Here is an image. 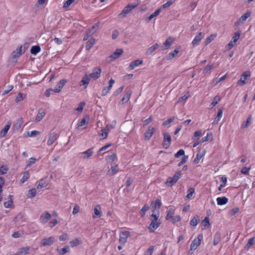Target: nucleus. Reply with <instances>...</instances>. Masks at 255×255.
<instances>
[{
  "label": "nucleus",
  "instance_id": "nucleus-23",
  "mask_svg": "<svg viewBox=\"0 0 255 255\" xmlns=\"http://www.w3.org/2000/svg\"><path fill=\"white\" fill-rule=\"evenodd\" d=\"M143 62L142 60L137 59L130 63L129 65V68L130 69H133L138 66L141 65Z\"/></svg>",
  "mask_w": 255,
  "mask_h": 255
},
{
  "label": "nucleus",
  "instance_id": "nucleus-49",
  "mask_svg": "<svg viewBox=\"0 0 255 255\" xmlns=\"http://www.w3.org/2000/svg\"><path fill=\"white\" fill-rule=\"evenodd\" d=\"M216 37L214 35H211L210 36L207 37L205 39V44L206 45L209 44L212 40H214V38Z\"/></svg>",
  "mask_w": 255,
  "mask_h": 255
},
{
  "label": "nucleus",
  "instance_id": "nucleus-11",
  "mask_svg": "<svg viewBox=\"0 0 255 255\" xmlns=\"http://www.w3.org/2000/svg\"><path fill=\"white\" fill-rule=\"evenodd\" d=\"M137 6V4L135 3L128 4L124 7L122 12L119 14V16L122 14H127L129 13L132 9Z\"/></svg>",
  "mask_w": 255,
  "mask_h": 255
},
{
  "label": "nucleus",
  "instance_id": "nucleus-32",
  "mask_svg": "<svg viewBox=\"0 0 255 255\" xmlns=\"http://www.w3.org/2000/svg\"><path fill=\"white\" fill-rule=\"evenodd\" d=\"M179 50L175 49L174 51L170 52L167 56L166 58L167 60H171L173 59L179 53Z\"/></svg>",
  "mask_w": 255,
  "mask_h": 255
},
{
  "label": "nucleus",
  "instance_id": "nucleus-13",
  "mask_svg": "<svg viewBox=\"0 0 255 255\" xmlns=\"http://www.w3.org/2000/svg\"><path fill=\"white\" fill-rule=\"evenodd\" d=\"M25 47H23L22 46H21L19 48H17L15 51H14L12 53V57L13 58H15L19 57L22 53H23L25 51Z\"/></svg>",
  "mask_w": 255,
  "mask_h": 255
},
{
  "label": "nucleus",
  "instance_id": "nucleus-64",
  "mask_svg": "<svg viewBox=\"0 0 255 255\" xmlns=\"http://www.w3.org/2000/svg\"><path fill=\"white\" fill-rule=\"evenodd\" d=\"M154 247L153 246H151L150 247L145 253L144 255H151L153 251V250H154Z\"/></svg>",
  "mask_w": 255,
  "mask_h": 255
},
{
  "label": "nucleus",
  "instance_id": "nucleus-36",
  "mask_svg": "<svg viewBox=\"0 0 255 255\" xmlns=\"http://www.w3.org/2000/svg\"><path fill=\"white\" fill-rule=\"evenodd\" d=\"M82 241L80 240L79 239H75L70 242V244L72 247H74L77 246L78 245L81 244Z\"/></svg>",
  "mask_w": 255,
  "mask_h": 255
},
{
  "label": "nucleus",
  "instance_id": "nucleus-47",
  "mask_svg": "<svg viewBox=\"0 0 255 255\" xmlns=\"http://www.w3.org/2000/svg\"><path fill=\"white\" fill-rule=\"evenodd\" d=\"M89 82H90L89 78H88L87 75H85V76L83 77L81 82L83 84V85H85L86 87L87 86L89 83Z\"/></svg>",
  "mask_w": 255,
  "mask_h": 255
},
{
  "label": "nucleus",
  "instance_id": "nucleus-43",
  "mask_svg": "<svg viewBox=\"0 0 255 255\" xmlns=\"http://www.w3.org/2000/svg\"><path fill=\"white\" fill-rule=\"evenodd\" d=\"M36 195V189L32 188L29 190L28 197L29 198L34 197Z\"/></svg>",
  "mask_w": 255,
  "mask_h": 255
},
{
  "label": "nucleus",
  "instance_id": "nucleus-54",
  "mask_svg": "<svg viewBox=\"0 0 255 255\" xmlns=\"http://www.w3.org/2000/svg\"><path fill=\"white\" fill-rule=\"evenodd\" d=\"M36 160V159L34 157L30 158L28 160L27 166V167L31 166L32 164L35 163Z\"/></svg>",
  "mask_w": 255,
  "mask_h": 255
},
{
  "label": "nucleus",
  "instance_id": "nucleus-16",
  "mask_svg": "<svg viewBox=\"0 0 255 255\" xmlns=\"http://www.w3.org/2000/svg\"><path fill=\"white\" fill-rule=\"evenodd\" d=\"M11 126V122L10 121H8L7 123V124L5 125V126L0 131V137H3L5 136L6 134L7 133V131L9 129V128Z\"/></svg>",
  "mask_w": 255,
  "mask_h": 255
},
{
  "label": "nucleus",
  "instance_id": "nucleus-59",
  "mask_svg": "<svg viewBox=\"0 0 255 255\" xmlns=\"http://www.w3.org/2000/svg\"><path fill=\"white\" fill-rule=\"evenodd\" d=\"M172 220V222L173 223H175L179 222L181 220L180 217L179 215H176L175 216H172L171 218Z\"/></svg>",
  "mask_w": 255,
  "mask_h": 255
},
{
  "label": "nucleus",
  "instance_id": "nucleus-14",
  "mask_svg": "<svg viewBox=\"0 0 255 255\" xmlns=\"http://www.w3.org/2000/svg\"><path fill=\"white\" fill-rule=\"evenodd\" d=\"M115 83V80L111 79L109 82V85L104 88L102 92L103 96H106L111 90L113 85Z\"/></svg>",
  "mask_w": 255,
  "mask_h": 255
},
{
  "label": "nucleus",
  "instance_id": "nucleus-21",
  "mask_svg": "<svg viewBox=\"0 0 255 255\" xmlns=\"http://www.w3.org/2000/svg\"><path fill=\"white\" fill-rule=\"evenodd\" d=\"M173 43V38H167L165 42L163 43L162 45V48L164 49H166L169 48Z\"/></svg>",
  "mask_w": 255,
  "mask_h": 255
},
{
  "label": "nucleus",
  "instance_id": "nucleus-46",
  "mask_svg": "<svg viewBox=\"0 0 255 255\" xmlns=\"http://www.w3.org/2000/svg\"><path fill=\"white\" fill-rule=\"evenodd\" d=\"M195 192V189L194 188H190L187 191V194L186 195V197L188 199H190L192 197L193 193Z\"/></svg>",
  "mask_w": 255,
  "mask_h": 255
},
{
  "label": "nucleus",
  "instance_id": "nucleus-9",
  "mask_svg": "<svg viewBox=\"0 0 255 255\" xmlns=\"http://www.w3.org/2000/svg\"><path fill=\"white\" fill-rule=\"evenodd\" d=\"M93 148H90L85 151L80 152L79 153L80 157L83 159H88L93 155Z\"/></svg>",
  "mask_w": 255,
  "mask_h": 255
},
{
  "label": "nucleus",
  "instance_id": "nucleus-44",
  "mask_svg": "<svg viewBox=\"0 0 255 255\" xmlns=\"http://www.w3.org/2000/svg\"><path fill=\"white\" fill-rule=\"evenodd\" d=\"M202 224L206 228H208L210 225L209 219L208 217H205L202 221Z\"/></svg>",
  "mask_w": 255,
  "mask_h": 255
},
{
  "label": "nucleus",
  "instance_id": "nucleus-53",
  "mask_svg": "<svg viewBox=\"0 0 255 255\" xmlns=\"http://www.w3.org/2000/svg\"><path fill=\"white\" fill-rule=\"evenodd\" d=\"M68 239L69 236L67 233H64L59 237V240L61 242L68 240Z\"/></svg>",
  "mask_w": 255,
  "mask_h": 255
},
{
  "label": "nucleus",
  "instance_id": "nucleus-20",
  "mask_svg": "<svg viewBox=\"0 0 255 255\" xmlns=\"http://www.w3.org/2000/svg\"><path fill=\"white\" fill-rule=\"evenodd\" d=\"M57 138V133L56 132H53L50 134L47 141V144L48 145L52 144L56 140Z\"/></svg>",
  "mask_w": 255,
  "mask_h": 255
},
{
  "label": "nucleus",
  "instance_id": "nucleus-56",
  "mask_svg": "<svg viewBox=\"0 0 255 255\" xmlns=\"http://www.w3.org/2000/svg\"><path fill=\"white\" fill-rule=\"evenodd\" d=\"M202 156H203V155L199 153H197L195 158L193 160V163L194 164L198 163L200 159L202 158Z\"/></svg>",
  "mask_w": 255,
  "mask_h": 255
},
{
  "label": "nucleus",
  "instance_id": "nucleus-27",
  "mask_svg": "<svg viewBox=\"0 0 255 255\" xmlns=\"http://www.w3.org/2000/svg\"><path fill=\"white\" fill-rule=\"evenodd\" d=\"M45 116V112L44 111V110L42 109L39 110L35 119L36 122H40Z\"/></svg>",
  "mask_w": 255,
  "mask_h": 255
},
{
  "label": "nucleus",
  "instance_id": "nucleus-34",
  "mask_svg": "<svg viewBox=\"0 0 255 255\" xmlns=\"http://www.w3.org/2000/svg\"><path fill=\"white\" fill-rule=\"evenodd\" d=\"M221 241V235L219 233H216L214 235L213 244L214 246L217 245Z\"/></svg>",
  "mask_w": 255,
  "mask_h": 255
},
{
  "label": "nucleus",
  "instance_id": "nucleus-22",
  "mask_svg": "<svg viewBox=\"0 0 255 255\" xmlns=\"http://www.w3.org/2000/svg\"><path fill=\"white\" fill-rule=\"evenodd\" d=\"M30 247H25L18 249L17 255H25L29 253Z\"/></svg>",
  "mask_w": 255,
  "mask_h": 255
},
{
  "label": "nucleus",
  "instance_id": "nucleus-1",
  "mask_svg": "<svg viewBox=\"0 0 255 255\" xmlns=\"http://www.w3.org/2000/svg\"><path fill=\"white\" fill-rule=\"evenodd\" d=\"M151 209L152 210L153 214L152 216L154 217V221H156L158 218V214L159 213L158 209H159V200L156 199L155 203L152 202L150 206Z\"/></svg>",
  "mask_w": 255,
  "mask_h": 255
},
{
  "label": "nucleus",
  "instance_id": "nucleus-2",
  "mask_svg": "<svg viewBox=\"0 0 255 255\" xmlns=\"http://www.w3.org/2000/svg\"><path fill=\"white\" fill-rule=\"evenodd\" d=\"M241 35L240 31L236 32L234 33V36L232 38L230 42L228 44V45L226 46V48L227 50H229L231 49L233 47H234L236 44L237 40L239 39Z\"/></svg>",
  "mask_w": 255,
  "mask_h": 255
},
{
  "label": "nucleus",
  "instance_id": "nucleus-63",
  "mask_svg": "<svg viewBox=\"0 0 255 255\" xmlns=\"http://www.w3.org/2000/svg\"><path fill=\"white\" fill-rule=\"evenodd\" d=\"M12 204H13V202L10 199L6 202H5L3 204V205L5 208H9L12 206Z\"/></svg>",
  "mask_w": 255,
  "mask_h": 255
},
{
  "label": "nucleus",
  "instance_id": "nucleus-55",
  "mask_svg": "<svg viewBox=\"0 0 255 255\" xmlns=\"http://www.w3.org/2000/svg\"><path fill=\"white\" fill-rule=\"evenodd\" d=\"M58 253L60 255H64L67 253L69 252V247H66L61 250H58Z\"/></svg>",
  "mask_w": 255,
  "mask_h": 255
},
{
  "label": "nucleus",
  "instance_id": "nucleus-39",
  "mask_svg": "<svg viewBox=\"0 0 255 255\" xmlns=\"http://www.w3.org/2000/svg\"><path fill=\"white\" fill-rule=\"evenodd\" d=\"M248 17H241V18L235 22V25L236 26L240 25L241 24L246 21Z\"/></svg>",
  "mask_w": 255,
  "mask_h": 255
},
{
  "label": "nucleus",
  "instance_id": "nucleus-38",
  "mask_svg": "<svg viewBox=\"0 0 255 255\" xmlns=\"http://www.w3.org/2000/svg\"><path fill=\"white\" fill-rule=\"evenodd\" d=\"M158 224H156L154 221H152L148 226V229L151 232H153L158 227Z\"/></svg>",
  "mask_w": 255,
  "mask_h": 255
},
{
  "label": "nucleus",
  "instance_id": "nucleus-28",
  "mask_svg": "<svg viewBox=\"0 0 255 255\" xmlns=\"http://www.w3.org/2000/svg\"><path fill=\"white\" fill-rule=\"evenodd\" d=\"M23 123V120L22 119H19L17 120V122L16 123H15L12 128V129H13L14 131L17 130L19 129V128L21 127V125Z\"/></svg>",
  "mask_w": 255,
  "mask_h": 255
},
{
  "label": "nucleus",
  "instance_id": "nucleus-7",
  "mask_svg": "<svg viewBox=\"0 0 255 255\" xmlns=\"http://www.w3.org/2000/svg\"><path fill=\"white\" fill-rule=\"evenodd\" d=\"M55 241V238L53 236H51L48 238H45L43 239L40 241V245L41 246H47L52 245Z\"/></svg>",
  "mask_w": 255,
  "mask_h": 255
},
{
  "label": "nucleus",
  "instance_id": "nucleus-30",
  "mask_svg": "<svg viewBox=\"0 0 255 255\" xmlns=\"http://www.w3.org/2000/svg\"><path fill=\"white\" fill-rule=\"evenodd\" d=\"M131 93V91L129 90L127 91V93L124 95L121 100V102H122L123 104L127 103L129 100Z\"/></svg>",
  "mask_w": 255,
  "mask_h": 255
},
{
  "label": "nucleus",
  "instance_id": "nucleus-4",
  "mask_svg": "<svg viewBox=\"0 0 255 255\" xmlns=\"http://www.w3.org/2000/svg\"><path fill=\"white\" fill-rule=\"evenodd\" d=\"M203 239L202 234H199L196 239H195L190 245L191 250H195L201 244V240Z\"/></svg>",
  "mask_w": 255,
  "mask_h": 255
},
{
  "label": "nucleus",
  "instance_id": "nucleus-10",
  "mask_svg": "<svg viewBox=\"0 0 255 255\" xmlns=\"http://www.w3.org/2000/svg\"><path fill=\"white\" fill-rule=\"evenodd\" d=\"M130 236V233L128 231H124L120 234L119 243L121 245H124L127 241L128 238Z\"/></svg>",
  "mask_w": 255,
  "mask_h": 255
},
{
  "label": "nucleus",
  "instance_id": "nucleus-3",
  "mask_svg": "<svg viewBox=\"0 0 255 255\" xmlns=\"http://www.w3.org/2000/svg\"><path fill=\"white\" fill-rule=\"evenodd\" d=\"M181 175V171L177 172L173 177H169L167 179L166 184L168 186H172L180 178Z\"/></svg>",
  "mask_w": 255,
  "mask_h": 255
},
{
  "label": "nucleus",
  "instance_id": "nucleus-33",
  "mask_svg": "<svg viewBox=\"0 0 255 255\" xmlns=\"http://www.w3.org/2000/svg\"><path fill=\"white\" fill-rule=\"evenodd\" d=\"M220 101H221V98L219 96H215L212 102L210 104V108L212 109V108H214V107H215L216 106V105H217L218 103H219V102H220Z\"/></svg>",
  "mask_w": 255,
  "mask_h": 255
},
{
  "label": "nucleus",
  "instance_id": "nucleus-40",
  "mask_svg": "<svg viewBox=\"0 0 255 255\" xmlns=\"http://www.w3.org/2000/svg\"><path fill=\"white\" fill-rule=\"evenodd\" d=\"M25 95H24L21 93H18L15 99V102L18 103L22 101L25 97Z\"/></svg>",
  "mask_w": 255,
  "mask_h": 255
},
{
  "label": "nucleus",
  "instance_id": "nucleus-57",
  "mask_svg": "<svg viewBox=\"0 0 255 255\" xmlns=\"http://www.w3.org/2000/svg\"><path fill=\"white\" fill-rule=\"evenodd\" d=\"M109 131V130H107V129L106 128L102 129V133H101V136L103 139H105L107 137Z\"/></svg>",
  "mask_w": 255,
  "mask_h": 255
},
{
  "label": "nucleus",
  "instance_id": "nucleus-60",
  "mask_svg": "<svg viewBox=\"0 0 255 255\" xmlns=\"http://www.w3.org/2000/svg\"><path fill=\"white\" fill-rule=\"evenodd\" d=\"M185 154V151L183 149H180L175 154V157L176 158H178L180 156H182V155H184Z\"/></svg>",
  "mask_w": 255,
  "mask_h": 255
},
{
  "label": "nucleus",
  "instance_id": "nucleus-52",
  "mask_svg": "<svg viewBox=\"0 0 255 255\" xmlns=\"http://www.w3.org/2000/svg\"><path fill=\"white\" fill-rule=\"evenodd\" d=\"M189 97V93H187L186 94L184 95L182 97L179 98L178 100V103H181L183 101H185L187 100V99Z\"/></svg>",
  "mask_w": 255,
  "mask_h": 255
},
{
  "label": "nucleus",
  "instance_id": "nucleus-58",
  "mask_svg": "<svg viewBox=\"0 0 255 255\" xmlns=\"http://www.w3.org/2000/svg\"><path fill=\"white\" fill-rule=\"evenodd\" d=\"M174 118H170L163 123V126H168L174 121Z\"/></svg>",
  "mask_w": 255,
  "mask_h": 255
},
{
  "label": "nucleus",
  "instance_id": "nucleus-37",
  "mask_svg": "<svg viewBox=\"0 0 255 255\" xmlns=\"http://www.w3.org/2000/svg\"><path fill=\"white\" fill-rule=\"evenodd\" d=\"M40 50V48L39 46H33L31 47L30 52L32 54H37Z\"/></svg>",
  "mask_w": 255,
  "mask_h": 255
},
{
  "label": "nucleus",
  "instance_id": "nucleus-6",
  "mask_svg": "<svg viewBox=\"0 0 255 255\" xmlns=\"http://www.w3.org/2000/svg\"><path fill=\"white\" fill-rule=\"evenodd\" d=\"M172 141L171 136L167 132L163 133V140L162 145L165 148H167L171 144Z\"/></svg>",
  "mask_w": 255,
  "mask_h": 255
},
{
  "label": "nucleus",
  "instance_id": "nucleus-24",
  "mask_svg": "<svg viewBox=\"0 0 255 255\" xmlns=\"http://www.w3.org/2000/svg\"><path fill=\"white\" fill-rule=\"evenodd\" d=\"M154 131L155 130L154 128L149 127L148 130L144 133L145 138L146 139H149L154 133Z\"/></svg>",
  "mask_w": 255,
  "mask_h": 255
},
{
  "label": "nucleus",
  "instance_id": "nucleus-25",
  "mask_svg": "<svg viewBox=\"0 0 255 255\" xmlns=\"http://www.w3.org/2000/svg\"><path fill=\"white\" fill-rule=\"evenodd\" d=\"M228 199L226 197H218L217 198V204L219 205H224L228 202Z\"/></svg>",
  "mask_w": 255,
  "mask_h": 255
},
{
  "label": "nucleus",
  "instance_id": "nucleus-8",
  "mask_svg": "<svg viewBox=\"0 0 255 255\" xmlns=\"http://www.w3.org/2000/svg\"><path fill=\"white\" fill-rule=\"evenodd\" d=\"M101 71L102 69L100 67H96L93 69V72L90 74L89 76L94 80H97L100 77Z\"/></svg>",
  "mask_w": 255,
  "mask_h": 255
},
{
  "label": "nucleus",
  "instance_id": "nucleus-51",
  "mask_svg": "<svg viewBox=\"0 0 255 255\" xmlns=\"http://www.w3.org/2000/svg\"><path fill=\"white\" fill-rule=\"evenodd\" d=\"M175 0H167V1L166 3L163 4L162 5V7L163 8H167L170 6L174 1Z\"/></svg>",
  "mask_w": 255,
  "mask_h": 255
},
{
  "label": "nucleus",
  "instance_id": "nucleus-29",
  "mask_svg": "<svg viewBox=\"0 0 255 255\" xmlns=\"http://www.w3.org/2000/svg\"><path fill=\"white\" fill-rule=\"evenodd\" d=\"M95 43V39L93 38H91L88 40V41L86 42V49L87 50H89L92 46Z\"/></svg>",
  "mask_w": 255,
  "mask_h": 255
},
{
  "label": "nucleus",
  "instance_id": "nucleus-31",
  "mask_svg": "<svg viewBox=\"0 0 255 255\" xmlns=\"http://www.w3.org/2000/svg\"><path fill=\"white\" fill-rule=\"evenodd\" d=\"M252 116H250L247 119V120L244 122V123L242 125V128H248L250 126L251 122H252Z\"/></svg>",
  "mask_w": 255,
  "mask_h": 255
},
{
  "label": "nucleus",
  "instance_id": "nucleus-5",
  "mask_svg": "<svg viewBox=\"0 0 255 255\" xmlns=\"http://www.w3.org/2000/svg\"><path fill=\"white\" fill-rule=\"evenodd\" d=\"M251 76V72L249 71H245L241 76L240 80L237 82V85L240 86H243L247 83V79Z\"/></svg>",
  "mask_w": 255,
  "mask_h": 255
},
{
  "label": "nucleus",
  "instance_id": "nucleus-41",
  "mask_svg": "<svg viewBox=\"0 0 255 255\" xmlns=\"http://www.w3.org/2000/svg\"><path fill=\"white\" fill-rule=\"evenodd\" d=\"M116 158H117L116 154L113 153V154L109 156L107 158L106 160H107V162H112L114 161H115Z\"/></svg>",
  "mask_w": 255,
  "mask_h": 255
},
{
  "label": "nucleus",
  "instance_id": "nucleus-19",
  "mask_svg": "<svg viewBox=\"0 0 255 255\" xmlns=\"http://www.w3.org/2000/svg\"><path fill=\"white\" fill-rule=\"evenodd\" d=\"M118 165L117 164L115 166L111 167V169H110L107 172V174L108 176H112L117 173L119 171Z\"/></svg>",
  "mask_w": 255,
  "mask_h": 255
},
{
  "label": "nucleus",
  "instance_id": "nucleus-42",
  "mask_svg": "<svg viewBox=\"0 0 255 255\" xmlns=\"http://www.w3.org/2000/svg\"><path fill=\"white\" fill-rule=\"evenodd\" d=\"M88 118H83L77 125V128H79L81 127H82L88 123Z\"/></svg>",
  "mask_w": 255,
  "mask_h": 255
},
{
  "label": "nucleus",
  "instance_id": "nucleus-62",
  "mask_svg": "<svg viewBox=\"0 0 255 255\" xmlns=\"http://www.w3.org/2000/svg\"><path fill=\"white\" fill-rule=\"evenodd\" d=\"M199 220L196 219L195 217H194L191 221H190V225L193 226H196L197 224L199 223Z\"/></svg>",
  "mask_w": 255,
  "mask_h": 255
},
{
  "label": "nucleus",
  "instance_id": "nucleus-45",
  "mask_svg": "<svg viewBox=\"0 0 255 255\" xmlns=\"http://www.w3.org/2000/svg\"><path fill=\"white\" fill-rule=\"evenodd\" d=\"M29 177V174L28 172H25L23 173V175L20 180V182L23 183L26 181Z\"/></svg>",
  "mask_w": 255,
  "mask_h": 255
},
{
  "label": "nucleus",
  "instance_id": "nucleus-26",
  "mask_svg": "<svg viewBox=\"0 0 255 255\" xmlns=\"http://www.w3.org/2000/svg\"><path fill=\"white\" fill-rule=\"evenodd\" d=\"M203 37V36L202 35V32H200L199 34L196 35L192 42V44H193V45L194 46L196 45H197Z\"/></svg>",
  "mask_w": 255,
  "mask_h": 255
},
{
  "label": "nucleus",
  "instance_id": "nucleus-50",
  "mask_svg": "<svg viewBox=\"0 0 255 255\" xmlns=\"http://www.w3.org/2000/svg\"><path fill=\"white\" fill-rule=\"evenodd\" d=\"M116 125V122L114 121L112 122L111 125H107L106 128L107 129V130H110L112 129H113L115 128Z\"/></svg>",
  "mask_w": 255,
  "mask_h": 255
},
{
  "label": "nucleus",
  "instance_id": "nucleus-18",
  "mask_svg": "<svg viewBox=\"0 0 255 255\" xmlns=\"http://www.w3.org/2000/svg\"><path fill=\"white\" fill-rule=\"evenodd\" d=\"M123 53V50L122 49H116L114 53L109 57V58H111L112 60H115L119 58Z\"/></svg>",
  "mask_w": 255,
  "mask_h": 255
},
{
  "label": "nucleus",
  "instance_id": "nucleus-15",
  "mask_svg": "<svg viewBox=\"0 0 255 255\" xmlns=\"http://www.w3.org/2000/svg\"><path fill=\"white\" fill-rule=\"evenodd\" d=\"M66 83V81L64 79L60 80V82L56 86L55 88L53 90V92L55 93L60 92Z\"/></svg>",
  "mask_w": 255,
  "mask_h": 255
},
{
  "label": "nucleus",
  "instance_id": "nucleus-61",
  "mask_svg": "<svg viewBox=\"0 0 255 255\" xmlns=\"http://www.w3.org/2000/svg\"><path fill=\"white\" fill-rule=\"evenodd\" d=\"M75 0H67L64 2L63 6L64 7L67 8Z\"/></svg>",
  "mask_w": 255,
  "mask_h": 255
},
{
  "label": "nucleus",
  "instance_id": "nucleus-12",
  "mask_svg": "<svg viewBox=\"0 0 255 255\" xmlns=\"http://www.w3.org/2000/svg\"><path fill=\"white\" fill-rule=\"evenodd\" d=\"M51 218V214L48 212H45L40 216L39 221L41 223L45 224Z\"/></svg>",
  "mask_w": 255,
  "mask_h": 255
},
{
  "label": "nucleus",
  "instance_id": "nucleus-17",
  "mask_svg": "<svg viewBox=\"0 0 255 255\" xmlns=\"http://www.w3.org/2000/svg\"><path fill=\"white\" fill-rule=\"evenodd\" d=\"M94 214L93 216V218H99L101 216V207L100 205H97L94 209Z\"/></svg>",
  "mask_w": 255,
  "mask_h": 255
},
{
  "label": "nucleus",
  "instance_id": "nucleus-48",
  "mask_svg": "<svg viewBox=\"0 0 255 255\" xmlns=\"http://www.w3.org/2000/svg\"><path fill=\"white\" fill-rule=\"evenodd\" d=\"M255 244V237H254L249 240L248 243L247 244V248H249L252 245Z\"/></svg>",
  "mask_w": 255,
  "mask_h": 255
},
{
  "label": "nucleus",
  "instance_id": "nucleus-35",
  "mask_svg": "<svg viewBox=\"0 0 255 255\" xmlns=\"http://www.w3.org/2000/svg\"><path fill=\"white\" fill-rule=\"evenodd\" d=\"M158 47V44L156 43L150 47L146 51L147 55H150Z\"/></svg>",
  "mask_w": 255,
  "mask_h": 255
}]
</instances>
